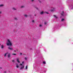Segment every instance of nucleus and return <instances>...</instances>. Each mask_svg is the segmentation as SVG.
<instances>
[{
    "mask_svg": "<svg viewBox=\"0 0 73 73\" xmlns=\"http://www.w3.org/2000/svg\"><path fill=\"white\" fill-rule=\"evenodd\" d=\"M8 42L9 43H7V45H8V46L9 45H10V46H11V45H12V43H11V41H10V40H9L8 39Z\"/></svg>",
    "mask_w": 73,
    "mask_h": 73,
    "instance_id": "1",
    "label": "nucleus"
},
{
    "mask_svg": "<svg viewBox=\"0 0 73 73\" xmlns=\"http://www.w3.org/2000/svg\"><path fill=\"white\" fill-rule=\"evenodd\" d=\"M8 49L10 50H13V48H10V47H8Z\"/></svg>",
    "mask_w": 73,
    "mask_h": 73,
    "instance_id": "2",
    "label": "nucleus"
},
{
    "mask_svg": "<svg viewBox=\"0 0 73 73\" xmlns=\"http://www.w3.org/2000/svg\"><path fill=\"white\" fill-rule=\"evenodd\" d=\"M17 61L18 62L20 63V61H19V59L18 58L17 59Z\"/></svg>",
    "mask_w": 73,
    "mask_h": 73,
    "instance_id": "3",
    "label": "nucleus"
},
{
    "mask_svg": "<svg viewBox=\"0 0 73 73\" xmlns=\"http://www.w3.org/2000/svg\"><path fill=\"white\" fill-rule=\"evenodd\" d=\"M10 56H11V54H9L8 55V58H9L10 57Z\"/></svg>",
    "mask_w": 73,
    "mask_h": 73,
    "instance_id": "4",
    "label": "nucleus"
},
{
    "mask_svg": "<svg viewBox=\"0 0 73 73\" xmlns=\"http://www.w3.org/2000/svg\"><path fill=\"white\" fill-rule=\"evenodd\" d=\"M44 13V11H42V12L40 13V15H42Z\"/></svg>",
    "mask_w": 73,
    "mask_h": 73,
    "instance_id": "5",
    "label": "nucleus"
},
{
    "mask_svg": "<svg viewBox=\"0 0 73 73\" xmlns=\"http://www.w3.org/2000/svg\"><path fill=\"white\" fill-rule=\"evenodd\" d=\"M24 65H23V67H22L20 68V69H23V68H24Z\"/></svg>",
    "mask_w": 73,
    "mask_h": 73,
    "instance_id": "6",
    "label": "nucleus"
},
{
    "mask_svg": "<svg viewBox=\"0 0 73 73\" xmlns=\"http://www.w3.org/2000/svg\"><path fill=\"white\" fill-rule=\"evenodd\" d=\"M8 52H7L5 54V55H4V56L5 57H6V56H7V54H8Z\"/></svg>",
    "mask_w": 73,
    "mask_h": 73,
    "instance_id": "7",
    "label": "nucleus"
},
{
    "mask_svg": "<svg viewBox=\"0 0 73 73\" xmlns=\"http://www.w3.org/2000/svg\"><path fill=\"white\" fill-rule=\"evenodd\" d=\"M4 48V46H3V45H1V49H3Z\"/></svg>",
    "mask_w": 73,
    "mask_h": 73,
    "instance_id": "8",
    "label": "nucleus"
},
{
    "mask_svg": "<svg viewBox=\"0 0 73 73\" xmlns=\"http://www.w3.org/2000/svg\"><path fill=\"white\" fill-rule=\"evenodd\" d=\"M61 15H62V16H63L64 15V12H62V13L61 14Z\"/></svg>",
    "mask_w": 73,
    "mask_h": 73,
    "instance_id": "9",
    "label": "nucleus"
},
{
    "mask_svg": "<svg viewBox=\"0 0 73 73\" xmlns=\"http://www.w3.org/2000/svg\"><path fill=\"white\" fill-rule=\"evenodd\" d=\"M54 11V9H53L51 10V12H53Z\"/></svg>",
    "mask_w": 73,
    "mask_h": 73,
    "instance_id": "10",
    "label": "nucleus"
},
{
    "mask_svg": "<svg viewBox=\"0 0 73 73\" xmlns=\"http://www.w3.org/2000/svg\"><path fill=\"white\" fill-rule=\"evenodd\" d=\"M12 9L13 10H16V9L15 8H14V7Z\"/></svg>",
    "mask_w": 73,
    "mask_h": 73,
    "instance_id": "11",
    "label": "nucleus"
},
{
    "mask_svg": "<svg viewBox=\"0 0 73 73\" xmlns=\"http://www.w3.org/2000/svg\"><path fill=\"white\" fill-rule=\"evenodd\" d=\"M64 20V19H61V21H63Z\"/></svg>",
    "mask_w": 73,
    "mask_h": 73,
    "instance_id": "12",
    "label": "nucleus"
},
{
    "mask_svg": "<svg viewBox=\"0 0 73 73\" xmlns=\"http://www.w3.org/2000/svg\"><path fill=\"white\" fill-rule=\"evenodd\" d=\"M27 67H28V66H26V67H25V69H27Z\"/></svg>",
    "mask_w": 73,
    "mask_h": 73,
    "instance_id": "13",
    "label": "nucleus"
},
{
    "mask_svg": "<svg viewBox=\"0 0 73 73\" xmlns=\"http://www.w3.org/2000/svg\"><path fill=\"white\" fill-rule=\"evenodd\" d=\"M43 63L44 64H46V63L44 61L43 62Z\"/></svg>",
    "mask_w": 73,
    "mask_h": 73,
    "instance_id": "14",
    "label": "nucleus"
},
{
    "mask_svg": "<svg viewBox=\"0 0 73 73\" xmlns=\"http://www.w3.org/2000/svg\"><path fill=\"white\" fill-rule=\"evenodd\" d=\"M3 5H0V7H3Z\"/></svg>",
    "mask_w": 73,
    "mask_h": 73,
    "instance_id": "15",
    "label": "nucleus"
},
{
    "mask_svg": "<svg viewBox=\"0 0 73 73\" xmlns=\"http://www.w3.org/2000/svg\"><path fill=\"white\" fill-rule=\"evenodd\" d=\"M44 13H46L47 14H49V13L46 12H44Z\"/></svg>",
    "mask_w": 73,
    "mask_h": 73,
    "instance_id": "16",
    "label": "nucleus"
},
{
    "mask_svg": "<svg viewBox=\"0 0 73 73\" xmlns=\"http://www.w3.org/2000/svg\"><path fill=\"white\" fill-rule=\"evenodd\" d=\"M14 19H15V20H17V18H14Z\"/></svg>",
    "mask_w": 73,
    "mask_h": 73,
    "instance_id": "17",
    "label": "nucleus"
},
{
    "mask_svg": "<svg viewBox=\"0 0 73 73\" xmlns=\"http://www.w3.org/2000/svg\"><path fill=\"white\" fill-rule=\"evenodd\" d=\"M54 17H55L56 19H57V17H56V15H54Z\"/></svg>",
    "mask_w": 73,
    "mask_h": 73,
    "instance_id": "18",
    "label": "nucleus"
},
{
    "mask_svg": "<svg viewBox=\"0 0 73 73\" xmlns=\"http://www.w3.org/2000/svg\"><path fill=\"white\" fill-rule=\"evenodd\" d=\"M16 67H17V68H19V65H17L16 66Z\"/></svg>",
    "mask_w": 73,
    "mask_h": 73,
    "instance_id": "19",
    "label": "nucleus"
},
{
    "mask_svg": "<svg viewBox=\"0 0 73 73\" xmlns=\"http://www.w3.org/2000/svg\"><path fill=\"white\" fill-rule=\"evenodd\" d=\"M24 6H21V8H24Z\"/></svg>",
    "mask_w": 73,
    "mask_h": 73,
    "instance_id": "20",
    "label": "nucleus"
},
{
    "mask_svg": "<svg viewBox=\"0 0 73 73\" xmlns=\"http://www.w3.org/2000/svg\"><path fill=\"white\" fill-rule=\"evenodd\" d=\"M38 1H39V2L41 3V1H40V0H38Z\"/></svg>",
    "mask_w": 73,
    "mask_h": 73,
    "instance_id": "21",
    "label": "nucleus"
},
{
    "mask_svg": "<svg viewBox=\"0 0 73 73\" xmlns=\"http://www.w3.org/2000/svg\"><path fill=\"white\" fill-rule=\"evenodd\" d=\"M35 8H36V9H37V10H38V8L36 7H35Z\"/></svg>",
    "mask_w": 73,
    "mask_h": 73,
    "instance_id": "22",
    "label": "nucleus"
},
{
    "mask_svg": "<svg viewBox=\"0 0 73 73\" xmlns=\"http://www.w3.org/2000/svg\"><path fill=\"white\" fill-rule=\"evenodd\" d=\"M25 16L26 17H27L28 16L27 15H25Z\"/></svg>",
    "mask_w": 73,
    "mask_h": 73,
    "instance_id": "23",
    "label": "nucleus"
},
{
    "mask_svg": "<svg viewBox=\"0 0 73 73\" xmlns=\"http://www.w3.org/2000/svg\"><path fill=\"white\" fill-rule=\"evenodd\" d=\"M12 61L13 62H15V60H12Z\"/></svg>",
    "mask_w": 73,
    "mask_h": 73,
    "instance_id": "24",
    "label": "nucleus"
},
{
    "mask_svg": "<svg viewBox=\"0 0 73 73\" xmlns=\"http://www.w3.org/2000/svg\"><path fill=\"white\" fill-rule=\"evenodd\" d=\"M44 25H46V22H45L44 23Z\"/></svg>",
    "mask_w": 73,
    "mask_h": 73,
    "instance_id": "25",
    "label": "nucleus"
},
{
    "mask_svg": "<svg viewBox=\"0 0 73 73\" xmlns=\"http://www.w3.org/2000/svg\"><path fill=\"white\" fill-rule=\"evenodd\" d=\"M13 55H16V54H13Z\"/></svg>",
    "mask_w": 73,
    "mask_h": 73,
    "instance_id": "26",
    "label": "nucleus"
},
{
    "mask_svg": "<svg viewBox=\"0 0 73 73\" xmlns=\"http://www.w3.org/2000/svg\"><path fill=\"white\" fill-rule=\"evenodd\" d=\"M25 60H27V58L26 57H25Z\"/></svg>",
    "mask_w": 73,
    "mask_h": 73,
    "instance_id": "27",
    "label": "nucleus"
},
{
    "mask_svg": "<svg viewBox=\"0 0 73 73\" xmlns=\"http://www.w3.org/2000/svg\"><path fill=\"white\" fill-rule=\"evenodd\" d=\"M42 26V25H39V26H40V27H41Z\"/></svg>",
    "mask_w": 73,
    "mask_h": 73,
    "instance_id": "28",
    "label": "nucleus"
},
{
    "mask_svg": "<svg viewBox=\"0 0 73 73\" xmlns=\"http://www.w3.org/2000/svg\"><path fill=\"white\" fill-rule=\"evenodd\" d=\"M32 22H33V23H34V22H35V21H34V20H33L32 21Z\"/></svg>",
    "mask_w": 73,
    "mask_h": 73,
    "instance_id": "29",
    "label": "nucleus"
},
{
    "mask_svg": "<svg viewBox=\"0 0 73 73\" xmlns=\"http://www.w3.org/2000/svg\"><path fill=\"white\" fill-rule=\"evenodd\" d=\"M20 55H21V54H22V53H20Z\"/></svg>",
    "mask_w": 73,
    "mask_h": 73,
    "instance_id": "30",
    "label": "nucleus"
},
{
    "mask_svg": "<svg viewBox=\"0 0 73 73\" xmlns=\"http://www.w3.org/2000/svg\"><path fill=\"white\" fill-rule=\"evenodd\" d=\"M20 66H21V65H22V64L20 63Z\"/></svg>",
    "mask_w": 73,
    "mask_h": 73,
    "instance_id": "31",
    "label": "nucleus"
},
{
    "mask_svg": "<svg viewBox=\"0 0 73 73\" xmlns=\"http://www.w3.org/2000/svg\"><path fill=\"white\" fill-rule=\"evenodd\" d=\"M34 1V0H31L32 1Z\"/></svg>",
    "mask_w": 73,
    "mask_h": 73,
    "instance_id": "32",
    "label": "nucleus"
},
{
    "mask_svg": "<svg viewBox=\"0 0 73 73\" xmlns=\"http://www.w3.org/2000/svg\"><path fill=\"white\" fill-rule=\"evenodd\" d=\"M16 65H18V64H16Z\"/></svg>",
    "mask_w": 73,
    "mask_h": 73,
    "instance_id": "33",
    "label": "nucleus"
},
{
    "mask_svg": "<svg viewBox=\"0 0 73 73\" xmlns=\"http://www.w3.org/2000/svg\"><path fill=\"white\" fill-rule=\"evenodd\" d=\"M22 64H24V62H22Z\"/></svg>",
    "mask_w": 73,
    "mask_h": 73,
    "instance_id": "34",
    "label": "nucleus"
},
{
    "mask_svg": "<svg viewBox=\"0 0 73 73\" xmlns=\"http://www.w3.org/2000/svg\"><path fill=\"white\" fill-rule=\"evenodd\" d=\"M71 9H73V7H72Z\"/></svg>",
    "mask_w": 73,
    "mask_h": 73,
    "instance_id": "35",
    "label": "nucleus"
},
{
    "mask_svg": "<svg viewBox=\"0 0 73 73\" xmlns=\"http://www.w3.org/2000/svg\"><path fill=\"white\" fill-rule=\"evenodd\" d=\"M1 13V11H0V13Z\"/></svg>",
    "mask_w": 73,
    "mask_h": 73,
    "instance_id": "36",
    "label": "nucleus"
},
{
    "mask_svg": "<svg viewBox=\"0 0 73 73\" xmlns=\"http://www.w3.org/2000/svg\"><path fill=\"white\" fill-rule=\"evenodd\" d=\"M5 73H6V72L5 71Z\"/></svg>",
    "mask_w": 73,
    "mask_h": 73,
    "instance_id": "37",
    "label": "nucleus"
},
{
    "mask_svg": "<svg viewBox=\"0 0 73 73\" xmlns=\"http://www.w3.org/2000/svg\"><path fill=\"white\" fill-rule=\"evenodd\" d=\"M0 69H1V67H0Z\"/></svg>",
    "mask_w": 73,
    "mask_h": 73,
    "instance_id": "38",
    "label": "nucleus"
},
{
    "mask_svg": "<svg viewBox=\"0 0 73 73\" xmlns=\"http://www.w3.org/2000/svg\"><path fill=\"white\" fill-rule=\"evenodd\" d=\"M14 51L15 52H16V50H14Z\"/></svg>",
    "mask_w": 73,
    "mask_h": 73,
    "instance_id": "39",
    "label": "nucleus"
},
{
    "mask_svg": "<svg viewBox=\"0 0 73 73\" xmlns=\"http://www.w3.org/2000/svg\"><path fill=\"white\" fill-rule=\"evenodd\" d=\"M0 45H1V44H0Z\"/></svg>",
    "mask_w": 73,
    "mask_h": 73,
    "instance_id": "40",
    "label": "nucleus"
}]
</instances>
